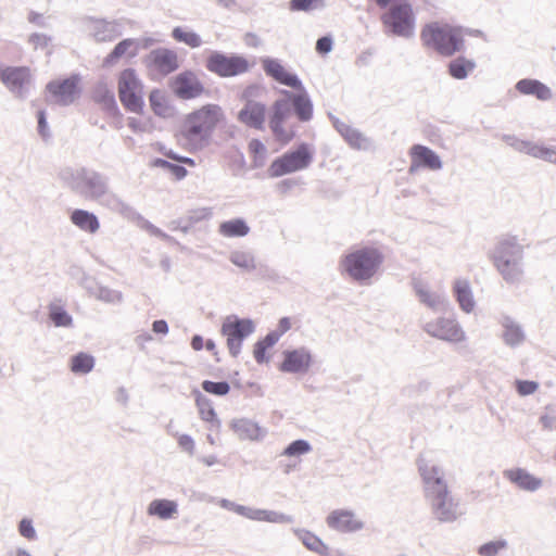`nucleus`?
Segmentation results:
<instances>
[{
	"label": "nucleus",
	"mask_w": 556,
	"mask_h": 556,
	"mask_svg": "<svg viewBox=\"0 0 556 556\" xmlns=\"http://www.w3.org/2000/svg\"><path fill=\"white\" fill-rule=\"evenodd\" d=\"M223 117V110L217 104L210 103L193 110L181 119L175 135L177 142L189 151L202 149Z\"/></svg>",
	"instance_id": "f257e3e1"
},
{
	"label": "nucleus",
	"mask_w": 556,
	"mask_h": 556,
	"mask_svg": "<svg viewBox=\"0 0 556 556\" xmlns=\"http://www.w3.org/2000/svg\"><path fill=\"white\" fill-rule=\"evenodd\" d=\"M419 473L425 485V495L432 513L440 522H453L458 517V504L454 502L444 480L442 469L429 464L425 458L417 459Z\"/></svg>",
	"instance_id": "f03ea898"
},
{
	"label": "nucleus",
	"mask_w": 556,
	"mask_h": 556,
	"mask_svg": "<svg viewBox=\"0 0 556 556\" xmlns=\"http://www.w3.org/2000/svg\"><path fill=\"white\" fill-rule=\"evenodd\" d=\"M466 34L462 27L432 22L424 26L420 39L424 46L434 49L441 55L452 56L463 49Z\"/></svg>",
	"instance_id": "7ed1b4c3"
},
{
	"label": "nucleus",
	"mask_w": 556,
	"mask_h": 556,
	"mask_svg": "<svg viewBox=\"0 0 556 556\" xmlns=\"http://www.w3.org/2000/svg\"><path fill=\"white\" fill-rule=\"evenodd\" d=\"M384 261L383 254L369 245L346 254L341 260L342 273L359 285H369Z\"/></svg>",
	"instance_id": "20e7f679"
},
{
	"label": "nucleus",
	"mask_w": 556,
	"mask_h": 556,
	"mask_svg": "<svg viewBox=\"0 0 556 556\" xmlns=\"http://www.w3.org/2000/svg\"><path fill=\"white\" fill-rule=\"evenodd\" d=\"M491 256L506 282L516 283L520 281L522 276V245H496Z\"/></svg>",
	"instance_id": "39448f33"
},
{
	"label": "nucleus",
	"mask_w": 556,
	"mask_h": 556,
	"mask_svg": "<svg viewBox=\"0 0 556 556\" xmlns=\"http://www.w3.org/2000/svg\"><path fill=\"white\" fill-rule=\"evenodd\" d=\"M254 331L255 324L251 318L229 315L223 320L220 333L226 337L227 348L232 357L240 354L243 341Z\"/></svg>",
	"instance_id": "423d86ee"
},
{
	"label": "nucleus",
	"mask_w": 556,
	"mask_h": 556,
	"mask_svg": "<svg viewBox=\"0 0 556 556\" xmlns=\"http://www.w3.org/2000/svg\"><path fill=\"white\" fill-rule=\"evenodd\" d=\"M117 90L119 101L127 111L137 114L143 111L142 84L132 68L121 72Z\"/></svg>",
	"instance_id": "0eeeda50"
},
{
	"label": "nucleus",
	"mask_w": 556,
	"mask_h": 556,
	"mask_svg": "<svg viewBox=\"0 0 556 556\" xmlns=\"http://www.w3.org/2000/svg\"><path fill=\"white\" fill-rule=\"evenodd\" d=\"M292 109L288 100H277L270 109L268 125L277 141L288 143L295 136V127L291 123Z\"/></svg>",
	"instance_id": "6e6552de"
},
{
	"label": "nucleus",
	"mask_w": 556,
	"mask_h": 556,
	"mask_svg": "<svg viewBox=\"0 0 556 556\" xmlns=\"http://www.w3.org/2000/svg\"><path fill=\"white\" fill-rule=\"evenodd\" d=\"M143 64L147 75L152 80H157L178 70L179 58L172 49L157 48L144 56Z\"/></svg>",
	"instance_id": "1a4fd4ad"
},
{
	"label": "nucleus",
	"mask_w": 556,
	"mask_h": 556,
	"mask_svg": "<svg viewBox=\"0 0 556 556\" xmlns=\"http://www.w3.org/2000/svg\"><path fill=\"white\" fill-rule=\"evenodd\" d=\"M312 154L307 144H301L296 150L283 154L275 160L268 173L270 177H280L289 173H293L308 166Z\"/></svg>",
	"instance_id": "9d476101"
},
{
	"label": "nucleus",
	"mask_w": 556,
	"mask_h": 556,
	"mask_svg": "<svg viewBox=\"0 0 556 556\" xmlns=\"http://www.w3.org/2000/svg\"><path fill=\"white\" fill-rule=\"evenodd\" d=\"M381 20L383 25L397 36L408 37L414 33V15L407 3L392 5Z\"/></svg>",
	"instance_id": "9b49d317"
},
{
	"label": "nucleus",
	"mask_w": 556,
	"mask_h": 556,
	"mask_svg": "<svg viewBox=\"0 0 556 556\" xmlns=\"http://www.w3.org/2000/svg\"><path fill=\"white\" fill-rule=\"evenodd\" d=\"M206 68L220 77H230L245 73L249 62L239 55L213 53L206 60Z\"/></svg>",
	"instance_id": "f8f14e48"
},
{
	"label": "nucleus",
	"mask_w": 556,
	"mask_h": 556,
	"mask_svg": "<svg viewBox=\"0 0 556 556\" xmlns=\"http://www.w3.org/2000/svg\"><path fill=\"white\" fill-rule=\"evenodd\" d=\"M174 94L182 100H191L202 97L206 90L198 75L192 71H184L176 75L169 83Z\"/></svg>",
	"instance_id": "ddd939ff"
},
{
	"label": "nucleus",
	"mask_w": 556,
	"mask_h": 556,
	"mask_svg": "<svg viewBox=\"0 0 556 556\" xmlns=\"http://www.w3.org/2000/svg\"><path fill=\"white\" fill-rule=\"evenodd\" d=\"M282 356L283 359L278 367L282 372L304 375L313 364V355L305 346L285 350Z\"/></svg>",
	"instance_id": "4468645a"
},
{
	"label": "nucleus",
	"mask_w": 556,
	"mask_h": 556,
	"mask_svg": "<svg viewBox=\"0 0 556 556\" xmlns=\"http://www.w3.org/2000/svg\"><path fill=\"white\" fill-rule=\"evenodd\" d=\"M424 330L433 338L448 342L456 343L465 339L462 327L453 318L440 317L434 321H429L424 326Z\"/></svg>",
	"instance_id": "2eb2a0df"
},
{
	"label": "nucleus",
	"mask_w": 556,
	"mask_h": 556,
	"mask_svg": "<svg viewBox=\"0 0 556 556\" xmlns=\"http://www.w3.org/2000/svg\"><path fill=\"white\" fill-rule=\"evenodd\" d=\"M230 429L239 440L262 441L267 435L266 428L249 418H235L230 421Z\"/></svg>",
	"instance_id": "dca6fc26"
},
{
	"label": "nucleus",
	"mask_w": 556,
	"mask_h": 556,
	"mask_svg": "<svg viewBox=\"0 0 556 556\" xmlns=\"http://www.w3.org/2000/svg\"><path fill=\"white\" fill-rule=\"evenodd\" d=\"M327 525L340 532H356L364 528V522L355 519V514L349 509H337L327 517Z\"/></svg>",
	"instance_id": "f3484780"
},
{
	"label": "nucleus",
	"mask_w": 556,
	"mask_h": 556,
	"mask_svg": "<svg viewBox=\"0 0 556 556\" xmlns=\"http://www.w3.org/2000/svg\"><path fill=\"white\" fill-rule=\"evenodd\" d=\"M412 163L409 173L417 172L420 167H427L435 170L441 168L442 164L440 157L429 148L420 144H415L409 151Z\"/></svg>",
	"instance_id": "a211bd4d"
},
{
	"label": "nucleus",
	"mask_w": 556,
	"mask_h": 556,
	"mask_svg": "<svg viewBox=\"0 0 556 556\" xmlns=\"http://www.w3.org/2000/svg\"><path fill=\"white\" fill-rule=\"evenodd\" d=\"M266 118V106L264 103L249 100L238 113V119L245 126L262 130Z\"/></svg>",
	"instance_id": "6ab92c4d"
},
{
	"label": "nucleus",
	"mask_w": 556,
	"mask_h": 556,
	"mask_svg": "<svg viewBox=\"0 0 556 556\" xmlns=\"http://www.w3.org/2000/svg\"><path fill=\"white\" fill-rule=\"evenodd\" d=\"M504 477L519 489L528 492H534L543 484L541 478L533 476L528 470L520 467L505 470Z\"/></svg>",
	"instance_id": "aec40b11"
},
{
	"label": "nucleus",
	"mask_w": 556,
	"mask_h": 556,
	"mask_svg": "<svg viewBox=\"0 0 556 556\" xmlns=\"http://www.w3.org/2000/svg\"><path fill=\"white\" fill-rule=\"evenodd\" d=\"M47 90L58 103L68 104L73 102L78 93L77 80L75 78H67L62 81H52L48 84Z\"/></svg>",
	"instance_id": "412c9836"
},
{
	"label": "nucleus",
	"mask_w": 556,
	"mask_h": 556,
	"mask_svg": "<svg viewBox=\"0 0 556 556\" xmlns=\"http://www.w3.org/2000/svg\"><path fill=\"white\" fill-rule=\"evenodd\" d=\"M263 68L267 75L273 77L278 83L292 87L294 89H302V84L298 77L291 74L276 60H265L263 62Z\"/></svg>",
	"instance_id": "4be33fe9"
},
{
	"label": "nucleus",
	"mask_w": 556,
	"mask_h": 556,
	"mask_svg": "<svg viewBox=\"0 0 556 556\" xmlns=\"http://www.w3.org/2000/svg\"><path fill=\"white\" fill-rule=\"evenodd\" d=\"M191 394L194 397L200 418L206 422H210L212 428L218 430L222 426V422L217 417L212 401L198 389H193Z\"/></svg>",
	"instance_id": "5701e85b"
},
{
	"label": "nucleus",
	"mask_w": 556,
	"mask_h": 556,
	"mask_svg": "<svg viewBox=\"0 0 556 556\" xmlns=\"http://www.w3.org/2000/svg\"><path fill=\"white\" fill-rule=\"evenodd\" d=\"M503 327L502 338L504 343L509 348H517L526 340V333L518 323L509 316H503L501 320Z\"/></svg>",
	"instance_id": "b1692460"
},
{
	"label": "nucleus",
	"mask_w": 556,
	"mask_h": 556,
	"mask_svg": "<svg viewBox=\"0 0 556 556\" xmlns=\"http://www.w3.org/2000/svg\"><path fill=\"white\" fill-rule=\"evenodd\" d=\"M29 77L27 67H8L0 72L1 81L12 91L21 90Z\"/></svg>",
	"instance_id": "393cba45"
},
{
	"label": "nucleus",
	"mask_w": 556,
	"mask_h": 556,
	"mask_svg": "<svg viewBox=\"0 0 556 556\" xmlns=\"http://www.w3.org/2000/svg\"><path fill=\"white\" fill-rule=\"evenodd\" d=\"M78 191L87 198H98L105 192L104 184L97 174H83L77 182Z\"/></svg>",
	"instance_id": "a878e982"
},
{
	"label": "nucleus",
	"mask_w": 556,
	"mask_h": 556,
	"mask_svg": "<svg viewBox=\"0 0 556 556\" xmlns=\"http://www.w3.org/2000/svg\"><path fill=\"white\" fill-rule=\"evenodd\" d=\"M287 97L286 100L293 105L298 118L307 122L313 116V105L306 93L293 94L290 91H282Z\"/></svg>",
	"instance_id": "bb28decb"
},
{
	"label": "nucleus",
	"mask_w": 556,
	"mask_h": 556,
	"mask_svg": "<svg viewBox=\"0 0 556 556\" xmlns=\"http://www.w3.org/2000/svg\"><path fill=\"white\" fill-rule=\"evenodd\" d=\"M147 513L149 516H155L162 520H168L178 513V504L172 500L156 498L149 504Z\"/></svg>",
	"instance_id": "cd10ccee"
},
{
	"label": "nucleus",
	"mask_w": 556,
	"mask_h": 556,
	"mask_svg": "<svg viewBox=\"0 0 556 556\" xmlns=\"http://www.w3.org/2000/svg\"><path fill=\"white\" fill-rule=\"evenodd\" d=\"M453 292L459 307L465 313L472 312L475 307V300L469 281L466 279H456L453 286Z\"/></svg>",
	"instance_id": "c85d7f7f"
},
{
	"label": "nucleus",
	"mask_w": 556,
	"mask_h": 556,
	"mask_svg": "<svg viewBox=\"0 0 556 556\" xmlns=\"http://www.w3.org/2000/svg\"><path fill=\"white\" fill-rule=\"evenodd\" d=\"M516 89L522 94H531L542 101L548 100L552 97L551 89L535 79H521L517 83Z\"/></svg>",
	"instance_id": "c756f323"
},
{
	"label": "nucleus",
	"mask_w": 556,
	"mask_h": 556,
	"mask_svg": "<svg viewBox=\"0 0 556 556\" xmlns=\"http://www.w3.org/2000/svg\"><path fill=\"white\" fill-rule=\"evenodd\" d=\"M48 318L58 328H71L73 326V317L61 304V300L53 301L48 305Z\"/></svg>",
	"instance_id": "7c9ffc66"
},
{
	"label": "nucleus",
	"mask_w": 556,
	"mask_h": 556,
	"mask_svg": "<svg viewBox=\"0 0 556 556\" xmlns=\"http://www.w3.org/2000/svg\"><path fill=\"white\" fill-rule=\"evenodd\" d=\"M412 285L419 301L428 307L437 309L443 303V298L437 293L430 292L422 280L413 278Z\"/></svg>",
	"instance_id": "2f4dec72"
},
{
	"label": "nucleus",
	"mask_w": 556,
	"mask_h": 556,
	"mask_svg": "<svg viewBox=\"0 0 556 556\" xmlns=\"http://www.w3.org/2000/svg\"><path fill=\"white\" fill-rule=\"evenodd\" d=\"M295 534L308 551H312L320 556H329L328 546L323 542L320 538L311 531L301 529L296 530Z\"/></svg>",
	"instance_id": "473e14b6"
},
{
	"label": "nucleus",
	"mask_w": 556,
	"mask_h": 556,
	"mask_svg": "<svg viewBox=\"0 0 556 556\" xmlns=\"http://www.w3.org/2000/svg\"><path fill=\"white\" fill-rule=\"evenodd\" d=\"M279 341L278 334L270 331L262 339L257 340L254 344L253 356L257 364H264L269 361L266 355L267 350L271 349Z\"/></svg>",
	"instance_id": "72a5a7b5"
},
{
	"label": "nucleus",
	"mask_w": 556,
	"mask_h": 556,
	"mask_svg": "<svg viewBox=\"0 0 556 556\" xmlns=\"http://www.w3.org/2000/svg\"><path fill=\"white\" fill-rule=\"evenodd\" d=\"M72 223L88 232H96L99 229V222L96 215L84 210H75L71 215Z\"/></svg>",
	"instance_id": "f704fd0d"
},
{
	"label": "nucleus",
	"mask_w": 556,
	"mask_h": 556,
	"mask_svg": "<svg viewBox=\"0 0 556 556\" xmlns=\"http://www.w3.org/2000/svg\"><path fill=\"white\" fill-rule=\"evenodd\" d=\"M476 67L472 60L458 56L450 62L448 74L455 79H465Z\"/></svg>",
	"instance_id": "c9c22d12"
},
{
	"label": "nucleus",
	"mask_w": 556,
	"mask_h": 556,
	"mask_svg": "<svg viewBox=\"0 0 556 556\" xmlns=\"http://www.w3.org/2000/svg\"><path fill=\"white\" fill-rule=\"evenodd\" d=\"M94 367V357L88 353L79 352L71 357V370L77 375H86Z\"/></svg>",
	"instance_id": "e433bc0d"
},
{
	"label": "nucleus",
	"mask_w": 556,
	"mask_h": 556,
	"mask_svg": "<svg viewBox=\"0 0 556 556\" xmlns=\"http://www.w3.org/2000/svg\"><path fill=\"white\" fill-rule=\"evenodd\" d=\"M337 129L351 147L355 149L366 147L367 140L357 129L344 123L338 124Z\"/></svg>",
	"instance_id": "4c0bfd02"
},
{
	"label": "nucleus",
	"mask_w": 556,
	"mask_h": 556,
	"mask_svg": "<svg viewBox=\"0 0 556 556\" xmlns=\"http://www.w3.org/2000/svg\"><path fill=\"white\" fill-rule=\"evenodd\" d=\"M250 228L243 219L236 218L220 224L219 231L226 237H242Z\"/></svg>",
	"instance_id": "58836bf2"
},
{
	"label": "nucleus",
	"mask_w": 556,
	"mask_h": 556,
	"mask_svg": "<svg viewBox=\"0 0 556 556\" xmlns=\"http://www.w3.org/2000/svg\"><path fill=\"white\" fill-rule=\"evenodd\" d=\"M150 106L152 111L162 117H165L169 113L168 100L163 91L154 89L149 96Z\"/></svg>",
	"instance_id": "ea45409f"
},
{
	"label": "nucleus",
	"mask_w": 556,
	"mask_h": 556,
	"mask_svg": "<svg viewBox=\"0 0 556 556\" xmlns=\"http://www.w3.org/2000/svg\"><path fill=\"white\" fill-rule=\"evenodd\" d=\"M248 151L254 167H261L264 165L267 150L261 140L252 139L249 142Z\"/></svg>",
	"instance_id": "a19ab883"
},
{
	"label": "nucleus",
	"mask_w": 556,
	"mask_h": 556,
	"mask_svg": "<svg viewBox=\"0 0 556 556\" xmlns=\"http://www.w3.org/2000/svg\"><path fill=\"white\" fill-rule=\"evenodd\" d=\"M256 521H267L273 523H291L293 521L292 517L282 513L267 510V509H256Z\"/></svg>",
	"instance_id": "79ce46f5"
},
{
	"label": "nucleus",
	"mask_w": 556,
	"mask_h": 556,
	"mask_svg": "<svg viewBox=\"0 0 556 556\" xmlns=\"http://www.w3.org/2000/svg\"><path fill=\"white\" fill-rule=\"evenodd\" d=\"M312 445L308 441L304 439H298L289 443L285 450L282 451L281 455L289 456V457H299L304 454H307L311 452Z\"/></svg>",
	"instance_id": "37998d69"
},
{
	"label": "nucleus",
	"mask_w": 556,
	"mask_h": 556,
	"mask_svg": "<svg viewBox=\"0 0 556 556\" xmlns=\"http://www.w3.org/2000/svg\"><path fill=\"white\" fill-rule=\"evenodd\" d=\"M201 388L206 393H210V394L216 395V396H225L230 391V384L225 380H223V381L203 380L201 383Z\"/></svg>",
	"instance_id": "c03bdc74"
},
{
	"label": "nucleus",
	"mask_w": 556,
	"mask_h": 556,
	"mask_svg": "<svg viewBox=\"0 0 556 556\" xmlns=\"http://www.w3.org/2000/svg\"><path fill=\"white\" fill-rule=\"evenodd\" d=\"M172 36L175 40L184 42L191 48H197L201 45V39L195 33L185 30L180 27L174 28Z\"/></svg>",
	"instance_id": "a18cd8bd"
},
{
	"label": "nucleus",
	"mask_w": 556,
	"mask_h": 556,
	"mask_svg": "<svg viewBox=\"0 0 556 556\" xmlns=\"http://www.w3.org/2000/svg\"><path fill=\"white\" fill-rule=\"evenodd\" d=\"M508 542L505 539L489 541L483 543L478 548L480 556H496L500 551L507 548Z\"/></svg>",
	"instance_id": "49530a36"
},
{
	"label": "nucleus",
	"mask_w": 556,
	"mask_h": 556,
	"mask_svg": "<svg viewBox=\"0 0 556 556\" xmlns=\"http://www.w3.org/2000/svg\"><path fill=\"white\" fill-rule=\"evenodd\" d=\"M135 47V41L132 39H125L116 45L114 50L109 54L108 61L113 62L116 59H119L126 54L134 56L136 54L131 49Z\"/></svg>",
	"instance_id": "de8ad7c7"
},
{
	"label": "nucleus",
	"mask_w": 556,
	"mask_h": 556,
	"mask_svg": "<svg viewBox=\"0 0 556 556\" xmlns=\"http://www.w3.org/2000/svg\"><path fill=\"white\" fill-rule=\"evenodd\" d=\"M153 166L155 167H161V168H164L166 170H168L169 173H172V175L177 179V180H181L184 179L187 175H188V172L185 167L180 166V165H177V164H173L166 160H163V159H156L153 161Z\"/></svg>",
	"instance_id": "09e8293b"
},
{
	"label": "nucleus",
	"mask_w": 556,
	"mask_h": 556,
	"mask_svg": "<svg viewBox=\"0 0 556 556\" xmlns=\"http://www.w3.org/2000/svg\"><path fill=\"white\" fill-rule=\"evenodd\" d=\"M230 261L232 264L247 271H251L255 268L254 257L247 252H233L230 256Z\"/></svg>",
	"instance_id": "8fccbe9b"
},
{
	"label": "nucleus",
	"mask_w": 556,
	"mask_h": 556,
	"mask_svg": "<svg viewBox=\"0 0 556 556\" xmlns=\"http://www.w3.org/2000/svg\"><path fill=\"white\" fill-rule=\"evenodd\" d=\"M17 531L21 536L25 538L28 541H34L37 539V532L34 527L33 520L28 517H24L18 521Z\"/></svg>",
	"instance_id": "3c124183"
},
{
	"label": "nucleus",
	"mask_w": 556,
	"mask_h": 556,
	"mask_svg": "<svg viewBox=\"0 0 556 556\" xmlns=\"http://www.w3.org/2000/svg\"><path fill=\"white\" fill-rule=\"evenodd\" d=\"M528 153L534 157L543 159L547 162L556 164V150L542 146H533L528 150Z\"/></svg>",
	"instance_id": "603ef678"
},
{
	"label": "nucleus",
	"mask_w": 556,
	"mask_h": 556,
	"mask_svg": "<svg viewBox=\"0 0 556 556\" xmlns=\"http://www.w3.org/2000/svg\"><path fill=\"white\" fill-rule=\"evenodd\" d=\"M94 298L108 303H117L122 301V293L108 287L100 286Z\"/></svg>",
	"instance_id": "864d4df0"
},
{
	"label": "nucleus",
	"mask_w": 556,
	"mask_h": 556,
	"mask_svg": "<svg viewBox=\"0 0 556 556\" xmlns=\"http://www.w3.org/2000/svg\"><path fill=\"white\" fill-rule=\"evenodd\" d=\"M516 390L519 395L527 396L533 394L538 388L539 383L532 380H516Z\"/></svg>",
	"instance_id": "5fc2aeb1"
},
{
	"label": "nucleus",
	"mask_w": 556,
	"mask_h": 556,
	"mask_svg": "<svg viewBox=\"0 0 556 556\" xmlns=\"http://www.w3.org/2000/svg\"><path fill=\"white\" fill-rule=\"evenodd\" d=\"M127 124L134 132H146L152 128L149 118L129 117Z\"/></svg>",
	"instance_id": "6e6d98bb"
},
{
	"label": "nucleus",
	"mask_w": 556,
	"mask_h": 556,
	"mask_svg": "<svg viewBox=\"0 0 556 556\" xmlns=\"http://www.w3.org/2000/svg\"><path fill=\"white\" fill-rule=\"evenodd\" d=\"M317 0H291L290 1V10L291 11H309L314 8V3Z\"/></svg>",
	"instance_id": "4d7b16f0"
},
{
	"label": "nucleus",
	"mask_w": 556,
	"mask_h": 556,
	"mask_svg": "<svg viewBox=\"0 0 556 556\" xmlns=\"http://www.w3.org/2000/svg\"><path fill=\"white\" fill-rule=\"evenodd\" d=\"M80 287H83L89 295L96 296L100 285L93 277L88 275L85 279H83Z\"/></svg>",
	"instance_id": "13d9d810"
},
{
	"label": "nucleus",
	"mask_w": 556,
	"mask_h": 556,
	"mask_svg": "<svg viewBox=\"0 0 556 556\" xmlns=\"http://www.w3.org/2000/svg\"><path fill=\"white\" fill-rule=\"evenodd\" d=\"M178 445L188 454L192 455L194 452V441L189 434H181L178 438Z\"/></svg>",
	"instance_id": "bf43d9fd"
},
{
	"label": "nucleus",
	"mask_w": 556,
	"mask_h": 556,
	"mask_svg": "<svg viewBox=\"0 0 556 556\" xmlns=\"http://www.w3.org/2000/svg\"><path fill=\"white\" fill-rule=\"evenodd\" d=\"M256 509L257 508H252L236 503L232 511L248 519L255 520Z\"/></svg>",
	"instance_id": "052dcab7"
},
{
	"label": "nucleus",
	"mask_w": 556,
	"mask_h": 556,
	"mask_svg": "<svg viewBox=\"0 0 556 556\" xmlns=\"http://www.w3.org/2000/svg\"><path fill=\"white\" fill-rule=\"evenodd\" d=\"M332 49V39L328 36L321 37L316 42V51L320 54H326Z\"/></svg>",
	"instance_id": "680f3d73"
},
{
	"label": "nucleus",
	"mask_w": 556,
	"mask_h": 556,
	"mask_svg": "<svg viewBox=\"0 0 556 556\" xmlns=\"http://www.w3.org/2000/svg\"><path fill=\"white\" fill-rule=\"evenodd\" d=\"M291 329V319L290 317H281L278 321L277 328L275 330H271V333L278 334V339L281 338L282 334H285L287 331Z\"/></svg>",
	"instance_id": "e2e57ef3"
},
{
	"label": "nucleus",
	"mask_w": 556,
	"mask_h": 556,
	"mask_svg": "<svg viewBox=\"0 0 556 556\" xmlns=\"http://www.w3.org/2000/svg\"><path fill=\"white\" fill-rule=\"evenodd\" d=\"M165 156H167L168 159H170L173 161L186 164V165H188L190 167H194L195 166V162H194L193 159L187 157V156H180V155L176 154L173 151L165 152Z\"/></svg>",
	"instance_id": "0e129e2a"
},
{
	"label": "nucleus",
	"mask_w": 556,
	"mask_h": 556,
	"mask_svg": "<svg viewBox=\"0 0 556 556\" xmlns=\"http://www.w3.org/2000/svg\"><path fill=\"white\" fill-rule=\"evenodd\" d=\"M68 274L79 286L81 285L83 279L88 276L81 267L75 265L70 267Z\"/></svg>",
	"instance_id": "69168bd1"
},
{
	"label": "nucleus",
	"mask_w": 556,
	"mask_h": 556,
	"mask_svg": "<svg viewBox=\"0 0 556 556\" xmlns=\"http://www.w3.org/2000/svg\"><path fill=\"white\" fill-rule=\"evenodd\" d=\"M152 331L156 334H167L168 324L165 319H156L152 323Z\"/></svg>",
	"instance_id": "338daca9"
},
{
	"label": "nucleus",
	"mask_w": 556,
	"mask_h": 556,
	"mask_svg": "<svg viewBox=\"0 0 556 556\" xmlns=\"http://www.w3.org/2000/svg\"><path fill=\"white\" fill-rule=\"evenodd\" d=\"M115 401L122 404L123 406H127L129 402V394L124 387H119L115 393Z\"/></svg>",
	"instance_id": "774afa93"
}]
</instances>
